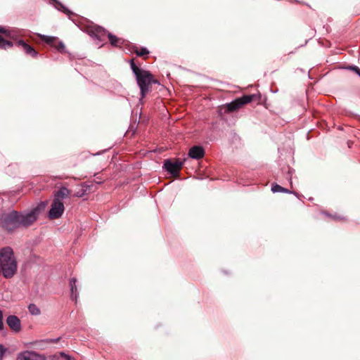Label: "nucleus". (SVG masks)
<instances>
[{
  "label": "nucleus",
  "instance_id": "c85d7f7f",
  "mask_svg": "<svg viewBox=\"0 0 360 360\" xmlns=\"http://www.w3.org/2000/svg\"><path fill=\"white\" fill-rule=\"evenodd\" d=\"M326 214L327 216H328V217H332L334 219H340V217L339 216H338V215H331V214H327V213Z\"/></svg>",
  "mask_w": 360,
  "mask_h": 360
},
{
  "label": "nucleus",
  "instance_id": "20e7f679",
  "mask_svg": "<svg viewBox=\"0 0 360 360\" xmlns=\"http://www.w3.org/2000/svg\"><path fill=\"white\" fill-rule=\"evenodd\" d=\"M184 165V162L176 159L172 161L171 159H166L164 161L163 169L173 176H179V171Z\"/></svg>",
  "mask_w": 360,
  "mask_h": 360
},
{
  "label": "nucleus",
  "instance_id": "0eeeda50",
  "mask_svg": "<svg viewBox=\"0 0 360 360\" xmlns=\"http://www.w3.org/2000/svg\"><path fill=\"white\" fill-rule=\"evenodd\" d=\"M205 149L201 146H193L189 150L188 155L189 158L193 160H200L205 156Z\"/></svg>",
  "mask_w": 360,
  "mask_h": 360
},
{
  "label": "nucleus",
  "instance_id": "6e6552de",
  "mask_svg": "<svg viewBox=\"0 0 360 360\" xmlns=\"http://www.w3.org/2000/svg\"><path fill=\"white\" fill-rule=\"evenodd\" d=\"M6 323L14 332H19L21 329L20 320L15 315L8 316L6 319Z\"/></svg>",
  "mask_w": 360,
  "mask_h": 360
},
{
  "label": "nucleus",
  "instance_id": "39448f33",
  "mask_svg": "<svg viewBox=\"0 0 360 360\" xmlns=\"http://www.w3.org/2000/svg\"><path fill=\"white\" fill-rule=\"evenodd\" d=\"M108 31L103 27L96 26L90 30L89 35L96 41V44L101 47L105 41L106 36L108 37Z\"/></svg>",
  "mask_w": 360,
  "mask_h": 360
},
{
  "label": "nucleus",
  "instance_id": "aec40b11",
  "mask_svg": "<svg viewBox=\"0 0 360 360\" xmlns=\"http://www.w3.org/2000/svg\"><path fill=\"white\" fill-rule=\"evenodd\" d=\"M134 52L138 56H143L149 53V51L146 47H141L140 49L136 46H134Z\"/></svg>",
  "mask_w": 360,
  "mask_h": 360
},
{
  "label": "nucleus",
  "instance_id": "393cba45",
  "mask_svg": "<svg viewBox=\"0 0 360 360\" xmlns=\"http://www.w3.org/2000/svg\"><path fill=\"white\" fill-rule=\"evenodd\" d=\"M10 28H6L0 25V33L5 35L7 37Z\"/></svg>",
  "mask_w": 360,
  "mask_h": 360
},
{
  "label": "nucleus",
  "instance_id": "a211bd4d",
  "mask_svg": "<svg viewBox=\"0 0 360 360\" xmlns=\"http://www.w3.org/2000/svg\"><path fill=\"white\" fill-rule=\"evenodd\" d=\"M130 68L131 69L132 72L134 73V76H137V75H139L143 72L144 70H142L139 68L134 62V59H131L130 60Z\"/></svg>",
  "mask_w": 360,
  "mask_h": 360
},
{
  "label": "nucleus",
  "instance_id": "4468645a",
  "mask_svg": "<svg viewBox=\"0 0 360 360\" xmlns=\"http://www.w3.org/2000/svg\"><path fill=\"white\" fill-rule=\"evenodd\" d=\"M271 191L273 193H293L295 194V192L291 191L285 188L282 187L281 186L277 184H273L271 186Z\"/></svg>",
  "mask_w": 360,
  "mask_h": 360
},
{
  "label": "nucleus",
  "instance_id": "2eb2a0df",
  "mask_svg": "<svg viewBox=\"0 0 360 360\" xmlns=\"http://www.w3.org/2000/svg\"><path fill=\"white\" fill-rule=\"evenodd\" d=\"M226 108L228 112H233V111L239 109L240 108H241V106L239 103L238 98H236V99L233 100V101L227 103L226 105Z\"/></svg>",
  "mask_w": 360,
  "mask_h": 360
},
{
  "label": "nucleus",
  "instance_id": "5701e85b",
  "mask_svg": "<svg viewBox=\"0 0 360 360\" xmlns=\"http://www.w3.org/2000/svg\"><path fill=\"white\" fill-rule=\"evenodd\" d=\"M7 351V349L4 347L3 345L0 344V359L1 360L4 356L5 352Z\"/></svg>",
  "mask_w": 360,
  "mask_h": 360
},
{
  "label": "nucleus",
  "instance_id": "9d476101",
  "mask_svg": "<svg viewBox=\"0 0 360 360\" xmlns=\"http://www.w3.org/2000/svg\"><path fill=\"white\" fill-rule=\"evenodd\" d=\"M70 192L69 189L65 186H62L60 189L54 193L53 200H58L59 202H62L64 198L69 196Z\"/></svg>",
  "mask_w": 360,
  "mask_h": 360
},
{
  "label": "nucleus",
  "instance_id": "f03ea898",
  "mask_svg": "<svg viewBox=\"0 0 360 360\" xmlns=\"http://www.w3.org/2000/svg\"><path fill=\"white\" fill-rule=\"evenodd\" d=\"M17 267L13 249L8 246L0 249V269L4 277L12 278L17 271Z\"/></svg>",
  "mask_w": 360,
  "mask_h": 360
},
{
  "label": "nucleus",
  "instance_id": "f3484780",
  "mask_svg": "<svg viewBox=\"0 0 360 360\" xmlns=\"http://www.w3.org/2000/svg\"><path fill=\"white\" fill-rule=\"evenodd\" d=\"M20 36V32L19 30L13 29V28H10L7 37H8L11 39H13V40H17Z\"/></svg>",
  "mask_w": 360,
  "mask_h": 360
},
{
  "label": "nucleus",
  "instance_id": "f257e3e1",
  "mask_svg": "<svg viewBox=\"0 0 360 360\" xmlns=\"http://www.w3.org/2000/svg\"><path fill=\"white\" fill-rule=\"evenodd\" d=\"M45 205V202H41L31 211L25 213L15 210L2 213L0 214V227L8 232H11L20 226H30L37 220L39 213Z\"/></svg>",
  "mask_w": 360,
  "mask_h": 360
},
{
  "label": "nucleus",
  "instance_id": "9b49d317",
  "mask_svg": "<svg viewBox=\"0 0 360 360\" xmlns=\"http://www.w3.org/2000/svg\"><path fill=\"white\" fill-rule=\"evenodd\" d=\"M108 38L110 44L114 47H120L124 43V40L123 39L119 38L112 33H108Z\"/></svg>",
  "mask_w": 360,
  "mask_h": 360
},
{
  "label": "nucleus",
  "instance_id": "bb28decb",
  "mask_svg": "<svg viewBox=\"0 0 360 360\" xmlns=\"http://www.w3.org/2000/svg\"><path fill=\"white\" fill-rule=\"evenodd\" d=\"M4 328V325L3 323V312L0 310V330H3Z\"/></svg>",
  "mask_w": 360,
  "mask_h": 360
},
{
  "label": "nucleus",
  "instance_id": "ddd939ff",
  "mask_svg": "<svg viewBox=\"0 0 360 360\" xmlns=\"http://www.w3.org/2000/svg\"><path fill=\"white\" fill-rule=\"evenodd\" d=\"M40 356L35 352H26L18 358L19 360H39Z\"/></svg>",
  "mask_w": 360,
  "mask_h": 360
},
{
  "label": "nucleus",
  "instance_id": "f8f14e48",
  "mask_svg": "<svg viewBox=\"0 0 360 360\" xmlns=\"http://www.w3.org/2000/svg\"><path fill=\"white\" fill-rule=\"evenodd\" d=\"M259 96L257 94L243 95V96L238 98L240 106L251 103L256 98H259Z\"/></svg>",
  "mask_w": 360,
  "mask_h": 360
},
{
  "label": "nucleus",
  "instance_id": "b1692460",
  "mask_svg": "<svg viewBox=\"0 0 360 360\" xmlns=\"http://www.w3.org/2000/svg\"><path fill=\"white\" fill-rule=\"evenodd\" d=\"M347 69L354 70L360 77V69L357 66H349Z\"/></svg>",
  "mask_w": 360,
  "mask_h": 360
},
{
  "label": "nucleus",
  "instance_id": "7c9ffc66",
  "mask_svg": "<svg viewBox=\"0 0 360 360\" xmlns=\"http://www.w3.org/2000/svg\"><path fill=\"white\" fill-rule=\"evenodd\" d=\"M72 300H75V302L77 301V294H75L74 296H72Z\"/></svg>",
  "mask_w": 360,
  "mask_h": 360
},
{
  "label": "nucleus",
  "instance_id": "cd10ccee",
  "mask_svg": "<svg viewBox=\"0 0 360 360\" xmlns=\"http://www.w3.org/2000/svg\"><path fill=\"white\" fill-rule=\"evenodd\" d=\"M60 355L63 357L65 360H73V358L68 355V354H66L64 352H60Z\"/></svg>",
  "mask_w": 360,
  "mask_h": 360
},
{
  "label": "nucleus",
  "instance_id": "7ed1b4c3",
  "mask_svg": "<svg viewBox=\"0 0 360 360\" xmlns=\"http://www.w3.org/2000/svg\"><path fill=\"white\" fill-rule=\"evenodd\" d=\"M137 84L140 89L141 98H143L149 91L151 85L152 74L148 70H143L135 77Z\"/></svg>",
  "mask_w": 360,
  "mask_h": 360
},
{
  "label": "nucleus",
  "instance_id": "4be33fe9",
  "mask_svg": "<svg viewBox=\"0 0 360 360\" xmlns=\"http://www.w3.org/2000/svg\"><path fill=\"white\" fill-rule=\"evenodd\" d=\"M56 49L60 53L65 52V46L64 43L63 41H59L58 46H56Z\"/></svg>",
  "mask_w": 360,
  "mask_h": 360
},
{
  "label": "nucleus",
  "instance_id": "1a4fd4ad",
  "mask_svg": "<svg viewBox=\"0 0 360 360\" xmlns=\"http://www.w3.org/2000/svg\"><path fill=\"white\" fill-rule=\"evenodd\" d=\"M16 45L21 46L26 54L30 55L33 58H36L38 56V52L24 40H18L16 42Z\"/></svg>",
  "mask_w": 360,
  "mask_h": 360
},
{
  "label": "nucleus",
  "instance_id": "412c9836",
  "mask_svg": "<svg viewBox=\"0 0 360 360\" xmlns=\"http://www.w3.org/2000/svg\"><path fill=\"white\" fill-rule=\"evenodd\" d=\"M77 280L75 278H72L70 281V292H77Z\"/></svg>",
  "mask_w": 360,
  "mask_h": 360
},
{
  "label": "nucleus",
  "instance_id": "423d86ee",
  "mask_svg": "<svg viewBox=\"0 0 360 360\" xmlns=\"http://www.w3.org/2000/svg\"><path fill=\"white\" fill-rule=\"evenodd\" d=\"M64 205L63 202H59L58 200H53L51 203V209L49 212V217L51 219H58L62 216L64 212Z\"/></svg>",
  "mask_w": 360,
  "mask_h": 360
},
{
  "label": "nucleus",
  "instance_id": "dca6fc26",
  "mask_svg": "<svg viewBox=\"0 0 360 360\" xmlns=\"http://www.w3.org/2000/svg\"><path fill=\"white\" fill-rule=\"evenodd\" d=\"M13 46V42L8 41V40H6L5 39H4L1 35H0V49H9V48H11Z\"/></svg>",
  "mask_w": 360,
  "mask_h": 360
},
{
  "label": "nucleus",
  "instance_id": "a878e982",
  "mask_svg": "<svg viewBox=\"0 0 360 360\" xmlns=\"http://www.w3.org/2000/svg\"><path fill=\"white\" fill-rule=\"evenodd\" d=\"M41 37L43 38L47 43H51L53 40V37L50 36L41 35Z\"/></svg>",
  "mask_w": 360,
  "mask_h": 360
},
{
  "label": "nucleus",
  "instance_id": "c756f323",
  "mask_svg": "<svg viewBox=\"0 0 360 360\" xmlns=\"http://www.w3.org/2000/svg\"><path fill=\"white\" fill-rule=\"evenodd\" d=\"M159 84V82L157 80V79H155L153 78V76L152 75V81H151V84Z\"/></svg>",
  "mask_w": 360,
  "mask_h": 360
},
{
  "label": "nucleus",
  "instance_id": "6ab92c4d",
  "mask_svg": "<svg viewBox=\"0 0 360 360\" xmlns=\"http://www.w3.org/2000/svg\"><path fill=\"white\" fill-rule=\"evenodd\" d=\"M28 310L32 315L34 316L39 315L41 313L40 309L34 304H29Z\"/></svg>",
  "mask_w": 360,
  "mask_h": 360
}]
</instances>
